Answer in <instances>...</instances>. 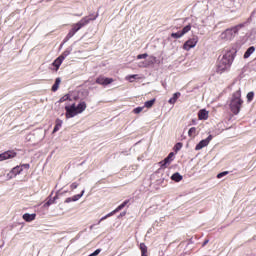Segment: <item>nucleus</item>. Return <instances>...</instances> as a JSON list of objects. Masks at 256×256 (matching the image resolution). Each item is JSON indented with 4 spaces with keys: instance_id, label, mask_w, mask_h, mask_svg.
Here are the masks:
<instances>
[{
    "instance_id": "6",
    "label": "nucleus",
    "mask_w": 256,
    "mask_h": 256,
    "mask_svg": "<svg viewBox=\"0 0 256 256\" xmlns=\"http://www.w3.org/2000/svg\"><path fill=\"white\" fill-rule=\"evenodd\" d=\"M197 43H199V37L194 36L193 38H190L189 40H187L184 43L183 49L185 51H191V49H193L197 46Z\"/></svg>"
},
{
    "instance_id": "25",
    "label": "nucleus",
    "mask_w": 256,
    "mask_h": 256,
    "mask_svg": "<svg viewBox=\"0 0 256 256\" xmlns=\"http://www.w3.org/2000/svg\"><path fill=\"white\" fill-rule=\"evenodd\" d=\"M147 63H148V67L149 65H155V63H157V57L150 56L149 59L147 60Z\"/></svg>"
},
{
    "instance_id": "23",
    "label": "nucleus",
    "mask_w": 256,
    "mask_h": 256,
    "mask_svg": "<svg viewBox=\"0 0 256 256\" xmlns=\"http://www.w3.org/2000/svg\"><path fill=\"white\" fill-rule=\"evenodd\" d=\"M135 79H139L138 74H133V75L126 76V80L129 81L130 83H133V81H135Z\"/></svg>"
},
{
    "instance_id": "15",
    "label": "nucleus",
    "mask_w": 256,
    "mask_h": 256,
    "mask_svg": "<svg viewBox=\"0 0 256 256\" xmlns=\"http://www.w3.org/2000/svg\"><path fill=\"white\" fill-rule=\"evenodd\" d=\"M171 179H172V181L179 183L180 181H183V176L181 174H179V172H176L171 176Z\"/></svg>"
},
{
    "instance_id": "40",
    "label": "nucleus",
    "mask_w": 256,
    "mask_h": 256,
    "mask_svg": "<svg viewBox=\"0 0 256 256\" xmlns=\"http://www.w3.org/2000/svg\"><path fill=\"white\" fill-rule=\"evenodd\" d=\"M101 253V249H96L93 253H91L89 256H97Z\"/></svg>"
},
{
    "instance_id": "41",
    "label": "nucleus",
    "mask_w": 256,
    "mask_h": 256,
    "mask_svg": "<svg viewBox=\"0 0 256 256\" xmlns=\"http://www.w3.org/2000/svg\"><path fill=\"white\" fill-rule=\"evenodd\" d=\"M70 187H71L72 190L77 189V187H79V184L77 182H74V183L71 184Z\"/></svg>"
},
{
    "instance_id": "9",
    "label": "nucleus",
    "mask_w": 256,
    "mask_h": 256,
    "mask_svg": "<svg viewBox=\"0 0 256 256\" xmlns=\"http://www.w3.org/2000/svg\"><path fill=\"white\" fill-rule=\"evenodd\" d=\"M174 153L171 152L163 161L160 162L161 167H163L164 169L167 167V165H169L171 163V161H173V157H174Z\"/></svg>"
},
{
    "instance_id": "17",
    "label": "nucleus",
    "mask_w": 256,
    "mask_h": 256,
    "mask_svg": "<svg viewBox=\"0 0 256 256\" xmlns=\"http://www.w3.org/2000/svg\"><path fill=\"white\" fill-rule=\"evenodd\" d=\"M129 204V200H125L122 204H120L115 210H113L114 215L115 213H119L124 207H126Z\"/></svg>"
},
{
    "instance_id": "10",
    "label": "nucleus",
    "mask_w": 256,
    "mask_h": 256,
    "mask_svg": "<svg viewBox=\"0 0 256 256\" xmlns=\"http://www.w3.org/2000/svg\"><path fill=\"white\" fill-rule=\"evenodd\" d=\"M37 217V214L33 213V214H29V213H25L22 216V219H24V221H26V223H31V221H35Z\"/></svg>"
},
{
    "instance_id": "36",
    "label": "nucleus",
    "mask_w": 256,
    "mask_h": 256,
    "mask_svg": "<svg viewBox=\"0 0 256 256\" xmlns=\"http://www.w3.org/2000/svg\"><path fill=\"white\" fill-rule=\"evenodd\" d=\"M225 175H229V171L221 172L217 175V179H222V177H225Z\"/></svg>"
},
{
    "instance_id": "38",
    "label": "nucleus",
    "mask_w": 256,
    "mask_h": 256,
    "mask_svg": "<svg viewBox=\"0 0 256 256\" xmlns=\"http://www.w3.org/2000/svg\"><path fill=\"white\" fill-rule=\"evenodd\" d=\"M147 57H149V54L148 53H144V54H139L137 56V59H147Z\"/></svg>"
},
{
    "instance_id": "12",
    "label": "nucleus",
    "mask_w": 256,
    "mask_h": 256,
    "mask_svg": "<svg viewBox=\"0 0 256 256\" xmlns=\"http://www.w3.org/2000/svg\"><path fill=\"white\" fill-rule=\"evenodd\" d=\"M255 53V46L249 47L244 53V59H249Z\"/></svg>"
},
{
    "instance_id": "21",
    "label": "nucleus",
    "mask_w": 256,
    "mask_h": 256,
    "mask_svg": "<svg viewBox=\"0 0 256 256\" xmlns=\"http://www.w3.org/2000/svg\"><path fill=\"white\" fill-rule=\"evenodd\" d=\"M69 55H71V49H67L65 50L60 57V59L62 61H65V59H67V57H69Z\"/></svg>"
},
{
    "instance_id": "32",
    "label": "nucleus",
    "mask_w": 256,
    "mask_h": 256,
    "mask_svg": "<svg viewBox=\"0 0 256 256\" xmlns=\"http://www.w3.org/2000/svg\"><path fill=\"white\" fill-rule=\"evenodd\" d=\"M96 83H98V85H103L105 83V77H98Z\"/></svg>"
},
{
    "instance_id": "4",
    "label": "nucleus",
    "mask_w": 256,
    "mask_h": 256,
    "mask_svg": "<svg viewBox=\"0 0 256 256\" xmlns=\"http://www.w3.org/2000/svg\"><path fill=\"white\" fill-rule=\"evenodd\" d=\"M87 109V103L80 102L78 105L73 103L72 105L65 106L66 119H72V117H77V115L83 113Z\"/></svg>"
},
{
    "instance_id": "2",
    "label": "nucleus",
    "mask_w": 256,
    "mask_h": 256,
    "mask_svg": "<svg viewBox=\"0 0 256 256\" xmlns=\"http://www.w3.org/2000/svg\"><path fill=\"white\" fill-rule=\"evenodd\" d=\"M229 107L234 115H239V113L241 112V107H243V99H241V89L233 93L230 99Z\"/></svg>"
},
{
    "instance_id": "42",
    "label": "nucleus",
    "mask_w": 256,
    "mask_h": 256,
    "mask_svg": "<svg viewBox=\"0 0 256 256\" xmlns=\"http://www.w3.org/2000/svg\"><path fill=\"white\" fill-rule=\"evenodd\" d=\"M20 167H22V171H23V169H29L30 165L29 164H22V165H20Z\"/></svg>"
},
{
    "instance_id": "27",
    "label": "nucleus",
    "mask_w": 256,
    "mask_h": 256,
    "mask_svg": "<svg viewBox=\"0 0 256 256\" xmlns=\"http://www.w3.org/2000/svg\"><path fill=\"white\" fill-rule=\"evenodd\" d=\"M171 37H172L173 39H181V37H183V34H182L181 31H178V32L172 33V34H171Z\"/></svg>"
},
{
    "instance_id": "16",
    "label": "nucleus",
    "mask_w": 256,
    "mask_h": 256,
    "mask_svg": "<svg viewBox=\"0 0 256 256\" xmlns=\"http://www.w3.org/2000/svg\"><path fill=\"white\" fill-rule=\"evenodd\" d=\"M62 126H63V120L57 119L56 120V125L53 129V133H57V131H59V129H61Z\"/></svg>"
},
{
    "instance_id": "33",
    "label": "nucleus",
    "mask_w": 256,
    "mask_h": 256,
    "mask_svg": "<svg viewBox=\"0 0 256 256\" xmlns=\"http://www.w3.org/2000/svg\"><path fill=\"white\" fill-rule=\"evenodd\" d=\"M143 109H145V107H137L133 110V113H135L136 115H139V113H141Z\"/></svg>"
},
{
    "instance_id": "37",
    "label": "nucleus",
    "mask_w": 256,
    "mask_h": 256,
    "mask_svg": "<svg viewBox=\"0 0 256 256\" xmlns=\"http://www.w3.org/2000/svg\"><path fill=\"white\" fill-rule=\"evenodd\" d=\"M55 199H57V196H55L53 198V200H48L46 203H45V207H49L50 205H53V203H55Z\"/></svg>"
},
{
    "instance_id": "19",
    "label": "nucleus",
    "mask_w": 256,
    "mask_h": 256,
    "mask_svg": "<svg viewBox=\"0 0 256 256\" xmlns=\"http://www.w3.org/2000/svg\"><path fill=\"white\" fill-rule=\"evenodd\" d=\"M63 63V60L58 57L53 63V67H56V71H59V67H61V64Z\"/></svg>"
},
{
    "instance_id": "45",
    "label": "nucleus",
    "mask_w": 256,
    "mask_h": 256,
    "mask_svg": "<svg viewBox=\"0 0 256 256\" xmlns=\"http://www.w3.org/2000/svg\"><path fill=\"white\" fill-rule=\"evenodd\" d=\"M123 216H125V212H123V213L120 214V217H123Z\"/></svg>"
},
{
    "instance_id": "26",
    "label": "nucleus",
    "mask_w": 256,
    "mask_h": 256,
    "mask_svg": "<svg viewBox=\"0 0 256 256\" xmlns=\"http://www.w3.org/2000/svg\"><path fill=\"white\" fill-rule=\"evenodd\" d=\"M189 31H191V24H188L187 26H185L180 32L184 36V35H187V33H189Z\"/></svg>"
},
{
    "instance_id": "3",
    "label": "nucleus",
    "mask_w": 256,
    "mask_h": 256,
    "mask_svg": "<svg viewBox=\"0 0 256 256\" xmlns=\"http://www.w3.org/2000/svg\"><path fill=\"white\" fill-rule=\"evenodd\" d=\"M95 19H97V17L91 18L89 16H86L82 18L79 22L72 24V28L68 32L65 41H69V39H71L75 35V33H77L80 29H83V27L89 25L91 21H95Z\"/></svg>"
},
{
    "instance_id": "20",
    "label": "nucleus",
    "mask_w": 256,
    "mask_h": 256,
    "mask_svg": "<svg viewBox=\"0 0 256 256\" xmlns=\"http://www.w3.org/2000/svg\"><path fill=\"white\" fill-rule=\"evenodd\" d=\"M59 85H61V78H56L55 83L52 86V91L54 93L59 89Z\"/></svg>"
},
{
    "instance_id": "28",
    "label": "nucleus",
    "mask_w": 256,
    "mask_h": 256,
    "mask_svg": "<svg viewBox=\"0 0 256 256\" xmlns=\"http://www.w3.org/2000/svg\"><path fill=\"white\" fill-rule=\"evenodd\" d=\"M83 195H85V190H82L81 194L74 195L72 197V201H79L82 198Z\"/></svg>"
},
{
    "instance_id": "30",
    "label": "nucleus",
    "mask_w": 256,
    "mask_h": 256,
    "mask_svg": "<svg viewBox=\"0 0 256 256\" xmlns=\"http://www.w3.org/2000/svg\"><path fill=\"white\" fill-rule=\"evenodd\" d=\"M60 103H64V101H71V96L69 94L64 95L62 98H60Z\"/></svg>"
},
{
    "instance_id": "34",
    "label": "nucleus",
    "mask_w": 256,
    "mask_h": 256,
    "mask_svg": "<svg viewBox=\"0 0 256 256\" xmlns=\"http://www.w3.org/2000/svg\"><path fill=\"white\" fill-rule=\"evenodd\" d=\"M111 83H113V79L112 78H104L103 85H111Z\"/></svg>"
},
{
    "instance_id": "7",
    "label": "nucleus",
    "mask_w": 256,
    "mask_h": 256,
    "mask_svg": "<svg viewBox=\"0 0 256 256\" xmlns=\"http://www.w3.org/2000/svg\"><path fill=\"white\" fill-rule=\"evenodd\" d=\"M213 139L212 135H209L206 139L201 140L195 147L196 151H201V149H203L204 147H207V145H209V143H211V140Z\"/></svg>"
},
{
    "instance_id": "44",
    "label": "nucleus",
    "mask_w": 256,
    "mask_h": 256,
    "mask_svg": "<svg viewBox=\"0 0 256 256\" xmlns=\"http://www.w3.org/2000/svg\"><path fill=\"white\" fill-rule=\"evenodd\" d=\"M207 243H209V240H205L203 243V247H205V245H207Z\"/></svg>"
},
{
    "instance_id": "31",
    "label": "nucleus",
    "mask_w": 256,
    "mask_h": 256,
    "mask_svg": "<svg viewBox=\"0 0 256 256\" xmlns=\"http://www.w3.org/2000/svg\"><path fill=\"white\" fill-rule=\"evenodd\" d=\"M253 97H255V93L249 92V93L247 94V101H248L249 103H251V101H253Z\"/></svg>"
},
{
    "instance_id": "22",
    "label": "nucleus",
    "mask_w": 256,
    "mask_h": 256,
    "mask_svg": "<svg viewBox=\"0 0 256 256\" xmlns=\"http://www.w3.org/2000/svg\"><path fill=\"white\" fill-rule=\"evenodd\" d=\"M141 256H147V245L140 243Z\"/></svg>"
},
{
    "instance_id": "14",
    "label": "nucleus",
    "mask_w": 256,
    "mask_h": 256,
    "mask_svg": "<svg viewBox=\"0 0 256 256\" xmlns=\"http://www.w3.org/2000/svg\"><path fill=\"white\" fill-rule=\"evenodd\" d=\"M198 117L200 120H206L209 118V112H207V110H200L198 113Z\"/></svg>"
},
{
    "instance_id": "18",
    "label": "nucleus",
    "mask_w": 256,
    "mask_h": 256,
    "mask_svg": "<svg viewBox=\"0 0 256 256\" xmlns=\"http://www.w3.org/2000/svg\"><path fill=\"white\" fill-rule=\"evenodd\" d=\"M188 136L191 137L192 139H195V137H197V128L196 127L190 128L188 131Z\"/></svg>"
},
{
    "instance_id": "39",
    "label": "nucleus",
    "mask_w": 256,
    "mask_h": 256,
    "mask_svg": "<svg viewBox=\"0 0 256 256\" xmlns=\"http://www.w3.org/2000/svg\"><path fill=\"white\" fill-rule=\"evenodd\" d=\"M138 67H141V68L149 67V64L147 63V61L146 62H140L138 64Z\"/></svg>"
},
{
    "instance_id": "8",
    "label": "nucleus",
    "mask_w": 256,
    "mask_h": 256,
    "mask_svg": "<svg viewBox=\"0 0 256 256\" xmlns=\"http://www.w3.org/2000/svg\"><path fill=\"white\" fill-rule=\"evenodd\" d=\"M17 153L15 151H6L2 154H0V161H6V159H13V157H16Z\"/></svg>"
},
{
    "instance_id": "13",
    "label": "nucleus",
    "mask_w": 256,
    "mask_h": 256,
    "mask_svg": "<svg viewBox=\"0 0 256 256\" xmlns=\"http://www.w3.org/2000/svg\"><path fill=\"white\" fill-rule=\"evenodd\" d=\"M23 171V166H16L11 170V175H14V177H17V175H20V173Z\"/></svg>"
},
{
    "instance_id": "1",
    "label": "nucleus",
    "mask_w": 256,
    "mask_h": 256,
    "mask_svg": "<svg viewBox=\"0 0 256 256\" xmlns=\"http://www.w3.org/2000/svg\"><path fill=\"white\" fill-rule=\"evenodd\" d=\"M235 49L226 50L225 54L218 61V65L216 68L217 73H225V71H229L231 65L233 64V59H235Z\"/></svg>"
},
{
    "instance_id": "43",
    "label": "nucleus",
    "mask_w": 256,
    "mask_h": 256,
    "mask_svg": "<svg viewBox=\"0 0 256 256\" xmlns=\"http://www.w3.org/2000/svg\"><path fill=\"white\" fill-rule=\"evenodd\" d=\"M71 201H73V198H67V199L65 200V203H71Z\"/></svg>"
},
{
    "instance_id": "11",
    "label": "nucleus",
    "mask_w": 256,
    "mask_h": 256,
    "mask_svg": "<svg viewBox=\"0 0 256 256\" xmlns=\"http://www.w3.org/2000/svg\"><path fill=\"white\" fill-rule=\"evenodd\" d=\"M181 97V92H176L173 94V97L168 100L170 105H175L177 103V99Z\"/></svg>"
},
{
    "instance_id": "5",
    "label": "nucleus",
    "mask_w": 256,
    "mask_h": 256,
    "mask_svg": "<svg viewBox=\"0 0 256 256\" xmlns=\"http://www.w3.org/2000/svg\"><path fill=\"white\" fill-rule=\"evenodd\" d=\"M240 29H243V24L228 28L220 34V39L222 41H232V39H235V35L239 33Z\"/></svg>"
},
{
    "instance_id": "29",
    "label": "nucleus",
    "mask_w": 256,
    "mask_h": 256,
    "mask_svg": "<svg viewBox=\"0 0 256 256\" xmlns=\"http://www.w3.org/2000/svg\"><path fill=\"white\" fill-rule=\"evenodd\" d=\"M113 215H115V212H114V211L108 213L107 215H105L104 217H102V218L99 220L98 225H99V223H101V221H105V219H109V217H113Z\"/></svg>"
},
{
    "instance_id": "24",
    "label": "nucleus",
    "mask_w": 256,
    "mask_h": 256,
    "mask_svg": "<svg viewBox=\"0 0 256 256\" xmlns=\"http://www.w3.org/2000/svg\"><path fill=\"white\" fill-rule=\"evenodd\" d=\"M153 105H155V99L146 101L144 103V107H146L147 109H151V107H153Z\"/></svg>"
},
{
    "instance_id": "35",
    "label": "nucleus",
    "mask_w": 256,
    "mask_h": 256,
    "mask_svg": "<svg viewBox=\"0 0 256 256\" xmlns=\"http://www.w3.org/2000/svg\"><path fill=\"white\" fill-rule=\"evenodd\" d=\"M183 147V144L181 142H178L175 146H174V149L175 151H181Z\"/></svg>"
}]
</instances>
